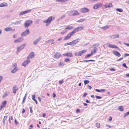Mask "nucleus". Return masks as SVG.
Returning <instances> with one entry per match:
<instances>
[{
	"mask_svg": "<svg viewBox=\"0 0 129 129\" xmlns=\"http://www.w3.org/2000/svg\"><path fill=\"white\" fill-rule=\"evenodd\" d=\"M52 16H50L47 20H44L43 21V22L44 23H46V25L48 26L49 24L52 21Z\"/></svg>",
	"mask_w": 129,
	"mask_h": 129,
	"instance_id": "1",
	"label": "nucleus"
},
{
	"mask_svg": "<svg viewBox=\"0 0 129 129\" xmlns=\"http://www.w3.org/2000/svg\"><path fill=\"white\" fill-rule=\"evenodd\" d=\"M32 23L33 21L31 20H28L26 21L24 24V27L25 28L28 27Z\"/></svg>",
	"mask_w": 129,
	"mask_h": 129,
	"instance_id": "2",
	"label": "nucleus"
},
{
	"mask_svg": "<svg viewBox=\"0 0 129 129\" xmlns=\"http://www.w3.org/2000/svg\"><path fill=\"white\" fill-rule=\"evenodd\" d=\"M86 51V50H84L81 51H80L78 52H76L75 53V55L76 56H80L83 54H84Z\"/></svg>",
	"mask_w": 129,
	"mask_h": 129,
	"instance_id": "3",
	"label": "nucleus"
},
{
	"mask_svg": "<svg viewBox=\"0 0 129 129\" xmlns=\"http://www.w3.org/2000/svg\"><path fill=\"white\" fill-rule=\"evenodd\" d=\"M106 45H107L108 47L111 48H116L118 50L119 49V48L117 46L114 45H113L112 44H110L109 43H107Z\"/></svg>",
	"mask_w": 129,
	"mask_h": 129,
	"instance_id": "4",
	"label": "nucleus"
},
{
	"mask_svg": "<svg viewBox=\"0 0 129 129\" xmlns=\"http://www.w3.org/2000/svg\"><path fill=\"white\" fill-rule=\"evenodd\" d=\"M84 28V27L82 26H80L77 27L74 29L72 31L74 33V34L76 32L80 31L82 29Z\"/></svg>",
	"mask_w": 129,
	"mask_h": 129,
	"instance_id": "5",
	"label": "nucleus"
},
{
	"mask_svg": "<svg viewBox=\"0 0 129 129\" xmlns=\"http://www.w3.org/2000/svg\"><path fill=\"white\" fill-rule=\"evenodd\" d=\"M79 13L76 10H73L70 12L69 15L70 16H74L79 15Z\"/></svg>",
	"mask_w": 129,
	"mask_h": 129,
	"instance_id": "6",
	"label": "nucleus"
},
{
	"mask_svg": "<svg viewBox=\"0 0 129 129\" xmlns=\"http://www.w3.org/2000/svg\"><path fill=\"white\" fill-rule=\"evenodd\" d=\"M25 45L26 44H23L22 45H21L20 46L17 47V50L16 51V53L18 54L21 50L23 49L24 48Z\"/></svg>",
	"mask_w": 129,
	"mask_h": 129,
	"instance_id": "7",
	"label": "nucleus"
},
{
	"mask_svg": "<svg viewBox=\"0 0 129 129\" xmlns=\"http://www.w3.org/2000/svg\"><path fill=\"white\" fill-rule=\"evenodd\" d=\"M29 33V31L28 29H27L26 30L23 32L21 34V36L22 37H23L24 36H26Z\"/></svg>",
	"mask_w": 129,
	"mask_h": 129,
	"instance_id": "8",
	"label": "nucleus"
},
{
	"mask_svg": "<svg viewBox=\"0 0 129 129\" xmlns=\"http://www.w3.org/2000/svg\"><path fill=\"white\" fill-rule=\"evenodd\" d=\"M74 34L72 31V32L70 33L66 36L64 38V40H68L72 35H73Z\"/></svg>",
	"mask_w": 129,
	"mask_h": 129,
	"instance_id": "9",
	"label": "nucleus"
},
{
	"mask_svg": "<svg viewBox=\"0 0 129 129\" xmlns=\"http://www.w3.org/2000/svg\"><path fill=\"white\" fill-rule=\"evenodd\" d=\"M24 40L23 37H20L16 39L14 41V42L15 43H19L22 41Z\"/></svg>",
	"mask_w": 129,
	"mask_h": 129,
	"instance_id": "10",
	"label": "nucleus"
},
{
	"mask_svg": "<svg viewBox=\"0 0 129 129\" xmlns=\"http://www.w3.org/2000/svg\"><path fill=\"white\" fill-rule=\"evenodd\" d=\"M89 10L86 8H83L81 9L80 12L82 13L88 12H89Z\"/></svg>",
	"mask_w": 129,
	"mask_h": 129,
	"instance_id": "11",
	"label": "nucleus"
},
{
	"mask_svg": "<svg viewBox=\"0 0 129 129\" xmlns=\"http://www.w3.org/2000/svg\"><path fill=\"white\" fill-rule=\"evenodd\" d=\"M102 5V4L100 3L96 4L94 6L93 8L95 9H96L101 7Z\"/></svg>",
	"mask_w": 129,
	"mask_h": 129,
	"instance_id": "12",
	"label": "nucleus"
},
{
	"mask_svg": "<svg viewBox=\"0 0 129 129\" xmlns=\"http://www.w3.org/2000/svg\"><path fill=\"white\" fill-rule=\"evenodd\" d=\"M34 53L33 52H32L29 54V55L27 57V59L29 60V59L33 58L34 57Z\"/></svg>",
	"mask_w": 129,
	"mask_h": 129,
	"instance_id": "13",
	"label": "nucleus"
},
{
	"mask_svg": "<svg viewBox=\"0 0 129 129\" xmlns=\"http://www.w3.org/2000/svg\"><path fill=\"white\" fill-rule=\"evenodd\" d=\"M30 60L29 59H27L25 61L23 62L22 63V65L25 67V66L28 63L30 62Z\"/></svg>",
	"mask_w": 129,
	"mask_h": 129,
	"instance_id": "14",
	"label": "nucleus"
},
{
	"mask_svg": "<svg viewBox=\"0 0 129 129\" xmlns=\"http://www.w3.org/2000/svg\"><path fill=\"white\" fill-rule=\"evenodd\" d=\"M112 5L111 3H109L106 4L104 6V7L105 8H110L112 7Z\"/></svg>",
	"mask_w": 129,
	"mask_h": 129,
	"instance_id": "15",
	"label": "nucleus"
},
{
	"mask_svg": "<svg viewBox=\"0 0 129 129\" xmlns=\"http://www.w3.org/2000/svg\"><path fill=\"white\" fill-rule=\"evenodd\" d=\"M113 53L115 55L118 57H119L121 56L120 53L117 51L114 50L113 52Z\"/></svg>",
	"mask_w": 129,
	"mask_h": 129,
	"instance_id": "16",
	"label": "nucleus"
},
{
	"mask_svg": "<svg viewBox=\"0 0 129 129\" xmlns=\"http://www.w3.org/2000/svg\"><path fill=\"white\" fill-rule=\"evenodd\" d=\"M18 88L17 86L15 85L13 87L12 90L13 93L14 94L16 93V91L18 90Z\"/></svg>",
	"mask_w": 129,
	"mask_h": 129,
	"instance_id": "17",
	"label": "nucleus"
},
{
	"mask_svg": "<svg viewBox=\"0 0 129 129\" xmlns=\"http://www.w3.org/2000/svg\"><path fill=\"white\" fill-rule=\"evenodd\" d=\"M41 40V38L40 37H39L38 38H37L34 41L33 44L34 45L36 44Z\"/></svg>",
	"mask_w": 129,
	"mask_h": 129,
	"instance_id": "18",
	"label": "nucleus"
},
{
	"mask_svg": "<svg viewBox=\"0 0 129 129\" xmlns=\"http://www.w3.org/2000/svg\"><path fill=\"white\" fill-rule=\"evenodd\" d=\"M31 11V10H30L25 11L20 13L19 15H22L23 14L27 13L28 12H30Z\"/></svg>",
	"mask_w": 129,
	"mask_h": 129,
	"instance_id": "19",
	"label": "nucleus"
},
{
	"mask_svg": "<svg viewBox=\"0 0 129 129\" xmlns=\"http://www.w3.org/2000/svg\"><path fill=\"white\" fill-rule=\"evenodd\" d=\"M80 39L79 38H78L76 40H74L72 42L73 45H74L77 43L79 41Z\"/></svg>",
	"mask_w": 129,
	"mask_h": 129,
	"instance_id": "20",
	"label": "nucleus"
},
{
	"mask_svg": "<svg viewBox=\"0 0 129 129\" xmlns=\"http://www.w3.org/2000/svg\"><path fill=\"white\" fill-rule=\"evenodd\" d=\"M61 56V54L57 52L54 56V57L56 58L57 59L58 58Z\"/></svg>",
	"mask_w": 129,
	"mask_h": 129,
	"instance_id": "21",
	"label": "nucleus"
},
{
	"mask_svg": "<svg viewBox=\"0 0 129 129\" xmlns=\"http://www.w3.org/2000/svg\"><path fill=\"white\" fill-rule=\"evenodd\" d=\"M21 21L19 20L16 21L15 22H13L12 23V24H14V25H17L18 24H20L21 23Z\"/></svg>",
	"mask_w": 129,
	"mask_h": 129,
	"instance_id": "22",
	"label": "nucleus"
},
{
	"mask_svg": "<svg viewBox=\"0 0 129 129\" xmlns=\"http://www.w3.org/2000/svg\"><path fill=\"white\" fill-rule=\"evenodd\" d=\"M63 55L68 57H71L73 56L72 54L71 53H67L63 54Z\"/></svg>",
	"mask_w": 129,
	"mask_h": 129,
	"instance_id": "23",
	"label": "nucleus"
},
{
	"mask_svg": "<svg viewBox=\"0 0 129 129\" xmlns=\"http://www.w3.org/2000/svg\"><path fill=\"white\" fill-rule=\"evenodd\" d=\"M7 103V101H6L3 102L1 105V108H3L5 106Z\"/></svg>",
	"mask_w": 129,
	"mask_h": 129,
	"instance_id": "24",
	"label": "nucleus"
},
{
	"mask_svg": "<svg viewBox=\"0 0 129 129\" xmlns=\"http://www.w3.org/2000/svg\"><path fill=\"white\" fill-rule=\"evenodd\" d=\"M95 90L96 91H97L98 92H104L105 91V89H102L100 90V89H95Z\"/></svg>",
	"mask_w": 129,
	"mask_h": 129,
	"instance_id": "25",
	"label": "nucleus"
},
{
	"mask_svg": "<svg viewBox=\"0 0 129 129\" xmlns=\"http://www.w3.org/2000/svg\"><path fill=\"white\" fill-rule=\"evenodd\" d=\"M119 37V35H114L111 36V38L112 39H115L116 38H118Z\"/></svg>",
	"mask_w": 129,
	"mask_h": 129,
	"instance_id": "26",
	"label": "nucleus"
},
{
	"mask_svg": "<svg viewBox=\"0 0 129 129\" xmlns=\"http://www.w3.org/2000/svg\"><path fill=\"white\" fill-rule=\"evenodd\" d=\"M18 70L17 67H15L11 71V72L13 73H15Z\"/></svg>",
	"mask_w": 129,
	"mask_h": 129,
	"instance_id": "27",
	"label": "nucleus"
},
{
	"mask_svg": "<svg viewBox=\"0 0 129 129\" xmlns=\"http://www.w3.org/2000/svg\"><path fill=\"white\" fill-rule=\"evenodd\" d=\"M7 116H5L4 117L3 119V124L4 125H5V121L7 119Z\"/></svg>",
	"mask_w": 129,
	"mask_h": 129,
	"instance_id": "28",
	"label": "nucleus"
},
{
	"mask_svg": "<svg viewBox=\"0 0 129 129\" xmlns=\"http://www.w3.org/2000/svg\"><path fill=\"white\" fill-rule=\"evenodd\" d=\"M66 26L67 27L65 28V29H71L74 28L73 27L69 25Z\"/></svg>",
	"mask_w": 129,
	"mask_h": 129,
	"instance_id": "29",
	"label": "nucleus"
},
{
	"mask_svg": "<svg viewBox=\"0 0 129 129\" xmlns=\"http://www.w3.org/2000/svg\"><path fill=\"white\" fill-rule=\"evenodd\" d=\"M97 49V48H96V47L94 48L92 50L91 52V53H92V54L94 53H95Z\"/></svg>",
	"mask_w": 129,
	"mask_h": 129,
	"instance_id": "30",
	"label": "nucleus"
},
{
	"mask_svg": "<svg viewBox=\"0 0 129 129\" xmlns=\"http://www.w3.org/2000/svg\"><path fill=\"white\" fill-rule=\"evenodd\" d=\"M12 30V28L10 27L6 28L5 29V30L7 31H9Z\"/></svg>",
	"mask_w": 129,
	"mask_h": 129,
	"instance_id": "31",
	"label": "nucleus"
},
{
	"mask_svg": "<svg viewBox=\"0 0 129 129\" xmlns=\"http://www.w3.org/2000/svg\"><path fill=\"white\" fill-rule=\"evenodd\" d=\"M31 96L32 97V99L35 102L36 104H37L38 103L37 100L35 99V95H32Z\"/></svg>",
	"mask_w": 129,
	"mask_h": 129,
	"instance_id": "32",
	"label": "nucleus"
},
{
	"mask_svg": "<svg viewBox=\"0 0 129 129\" xmlns=\"http://www.w3.org/2000/svg\"><path fill=\"white\" fill-rule=\"evenodd\" d=\"M109 27V26H107L106 25L105 26L102 27H101V28L102 29L104 30H105L106 29H108Z\"/></svg>",
	"mask_w": 129,
	"mask_h": 129,
	"instance_id": "33",
	"label": "nucleus"
},
{
	"mask_svg": "<svg viewBox=\"0 0 129 129\" xmlns=\"http://www.w3.org/2000/svg\"><path fill=\"white\" fill-rule=\"evenodd\" d=\"M118 109L120 111H122L123 110V107L122 106H119L118 107Z\"/></svg>",
	"mask_w": 129,
	"mask_h": 129,
	"instance_id": "34",
	"label": "nucleus"
},
{
	"mask_svg": "<svg viewBox=\"0 0 129 129\" xmlns=\"http://www.w3.org/2000/svg\"><path fill=\"white\" fill-rule=\"evenodd\" d=\"M56 2H63L65 1H67L68 0H55Z\"/></svg>",
	"mask_w": 129,
	"mask_h": 129,
	"instance_id": "35",
	"label": "nucleus"
},
{
	"mask_svg": "<svg viewBox=\"0 0 129 129\" xmlns=\"http://www.w3.org/2000/svg\"><path fill=\"white\" fill-rule=\"evenodd\" d=\"M92 53H91L90 54H87L85 56V58H87L91 56L92 55Z\"/></svg>",
	"mask_w": 129,
	"mask_h": 129,
	"instance_id": "36",
	"label": "nucleus"
},
{
	"mask_svg": "<svg viewBox=\"0 0 129 129\" xmlns=\"http://www.w3.org/2000/svg\"><path fill=\"white\" fill-rule=\"evenodd\" d=\"M54 40L53 39H51V40H48L45 42V43H46V44H47L48 43H49L50 42H51L52 41H54Z\"/></svg>",
	"mask_w": 129,
	"mask_h": 129,
	"instance_id": "37",
	"label": "nucleus"
},
{
	"mask_svg": "<svg viewBox=\"0 0 129 129\" xmlns=\"http://www.w3.org/2000/svg\"><path fill=\"white\" fill-rule=\"evenodd\" d=\"M86 19H81L77 21V22H82L84 21Z\"/></svg>",
	"mask_w": 129,
	"mask_h": 129,
	"instance_id": "38",
	"label": "nucleus"
},
{
	"mask_svg": "<svg viewBox=\"0 0 129 129\" xmlns=\"http://www.w3.org/2000/svg\"><path fill=\"white\" fill-rule=\"evenodd\" d=\"M73 45V44H72V42H70L69 43H66L65 44V45L67 46V45Z\"/></svg>",
	"mask_w": 129,
	"mask_h": 129,
	"instance_id": "39",
	"label": "nucleus"
},
{
	"mask_svg": "<svg viewBox=\"0 0 129 129\" xmlns=\"http://www.w3.org/2000/svg\"><path fill=\"white\" fill-rule=\"evenodd\" d=\"M116 10L117 11L120 12H123V10L122 9H121L117 8L116 9Z\"/></svg>",
	"mask_w": 129,
	"mask_h": 129,
	"instance_id": "40",
	"label": "nucleus"
},
{
	"mask_svg": "<svg viewBox=\"0 0 129 129\" xmlns=\"http://www.w3.org/2000/svg\"><path fill=\"white\" fill-rule=\"evenodd\" d=\"M89 82V81L88 80H86L84 81V83L85 85L88 84Z\"/></svg>",
	"mask_w": 129,
	"mask_h": 129,
	"instance_id": "41",
	"label": "nucleus"
},
{
	"mask_svg": "<svg viewBox=\"0 0 129 129\" xmlns=\"http://www.w3.org/2000/svg\"><path fill=\"white\" fill-rule=\"evenodd\" d=\"M129 115V111L128 112L125 113L124 114V115L123 116V117H125L126 116H127L128 115Z\"/></svg>",
	"mask_w": 129,
	"mask_h": 129,
	"instance_id": "42",
	"label": "nucleus"
},
{
	"mask_svg": "<svg viewBox=\"0 0 129 129\" xmlns=\"http://www.w3.org/2000/svg\"><path fill=\"white\" fill-rule=\"evenodd\" d=\"M100 126V123H97L96 124V126L98 128H99Z\"/></svg>",
	"mask_w": 129,
	"mask_h": 129,
	"instance_id": "43",
	"label": "nucleus"
},
{
	"mask_svg": "<svg viewBox=\"0 0 129 129\" xmlns=\"http://www.w3.org/2000/svg\"><path fill=\"white\" fill-rule=\"evenodd\" d=\"M70 60L68 58H66L64 59V61L66 62H67L68 61H69Z\"/></svg>",
	"mask_w": 129,
	"mask_h": 129,
	"instance_id": "44",
	"label": "nucleus"
},
{
	"mask_svg": "<svg viewBox=\"0 0 129 129\" xmlns=\"http://www.w3.org/2000/svg\"><path fill=\"white\" fill-rule=\"evenodd\" d=\"M8 95V94L7 92H5L4 94V95L3 96V98H5L6 96Z\"/></svg>",
	"mask_w": 129,
	"mask_h": 129,
	"instance_id": "45",
	"label": "nucleus"
},
{
	"mask_svg": "<svg viewBox=\"0 0 129 129\" xmlns=\"http://www.w3.org/2000/svg\"><path fill=\"white\" fill-rule=\"evenodd\" d=\"M95 97L96 99H100L102 98L101 96H99L96 95L95 96Z\"/></svg>",
	"mask_w": 129,
	"mask_h": 129,
	"instance_id": "46",
	"label": "nucleus"
},
{
	"mask_svg": "<svg viewBox=\"0 0 129 129\" xmlns=\"http://www.w3.org/2000/svg\"><path fill=\"white\" fill-rule=\"evenodd\" d=\"M122 66H123L124 67H125L126 68H128V67L127 66H126V65L125 63H123L122 64Z\"/></svg>",
	"mask_w": 129,
	"mask_h": 129,
	"instance_id": "47",
	"label": "nucleus"
},
{
	"mask_svg": "<svg viewBox=\"0 0 129 129\" xmlns=\"http://www.w3.org/2000/svg\"><path fill=\"white\" fill-rule=\"evenodd\" d=\"M5 6H6V5L3 3L0 4V7H3Z\"/></svg>",
	"mask_w": 129,
	"mask_h": 129,
	"instance_id": "48",
	"label": "nucleus"
},
{
	"mask_svg": "<svg viewBox=\"0 0 129 129\" xmlns=\"http://www.w3.org/2000/svg\"><path fill=\"white\" fill-rule=\"evenodd\" d=\"M129 56V54L125 53L124 54L123 56L124 57H125L127 56Z\"/></svg>",
	"mask_w": 129,
	"mask_h": 129,
	"instance_id": "49",
	"label": "nucleus"
},
{
	"mask_svg": "<svg viewBox=\"0 0 129 129\" xmlns=\"http://www.w3.org/2000/svg\"><path fill=\"white\" fill-rule=\"evenodd\" d=\"M29 109L30 110V111L31 113H32L33 112V110H32V107H29Z\"/></svg>",
	"mask_w": 129,
	"mask_h": 129,
	"instance_id": "50",
	"label": "nucleus"
},
{
	"mask_svg": "<svg viewBox=\"0 0 129 129\" xmlns=\"http://www.w3.org/2000/svg\"><path fill=\"white\" fill-rule=\"evenodd\" d=\"M67 30H63L61 32V33L62 34H64L66 33H67Z\"/></svg>",
	"mask_w": 129,
	"mask_h": 129,
	"instance_id": "51",
	"label": "nucleus"
},
{
	"mask_svg": "<svg viewBox=\"0 0 129 129\" xmlns=\"http://www.w3.org/2000/svg\"><path fill=\"white\" fill-rule=\"evenodd\" d=\"M63 80H59V84H61L63 83Z\"/></svg>",
	"mask_w": 129,
	"mask_h": 129,
	"instance_id": "52",
	"label": "nucleus"
},
{
	"mask_svg": "<svg viewBox=\"0 0 129 129\" xmlns=\"http://www.w3.org/2000/svg\"><path fill=\"white\" fill-rule=\"evenodd\" d=\"M26 98H25V97H24L23 98V101L22 102V103H24V102L25 100L26 99Z\"/></svg>",
	"mask_w": 129,
	"mask_h": 129,
	"instance_id": "53",
	"label": "nucleus"
},
{
	"mask_svg": "<svg viewBox=\"0 0 129 129\" xmlns=\"http://www.w3.org/2000/svg\"><path fill=\"white\" fill-rule=\"evenodd\" d=\"M88 62V60H83L82 61H80L79 62Z\"/></svg>",
	"mask_w": 129,
	"mask_h": 129,
	"instance_id": "54",
	"label": "nucleus"
},
{
	"mask_svg": "<svg viewBox=\"0 0 129 129\" xmlns=\"http://www.w3.org/2000/svg\"><path fill=\"white\" fill-rule=\"evenodd\" d=\"M88 88L89 89H91L92 87L91 86L89 85H88Z\"/></svg>",
	"mask_w": 129,
	"mask_h": 129,
	"instance_id": "55",
	"label": "nucleus"
},
{
	"mask_svg": "<svg viewBox=\"0 0 129 129\" xmlns=\"http://www.w3.org/2000/svg\"><path fill=\"white\" fill-rule=\"evenodd\" d=\"M65 17V15H63L60 18V19H62L63 18H64Z\"/></svg>",
	"mask_w": 129,
	"mask_h": 129,
	"instance_id": "56",
	"label": "nucleus"
},
{
	"mask_svg": "<svg viewBox=\"0 0 129 129\" xmlns=\"http://www.w3.org/2000/svg\"><path fill=\"white\" fill-rule=\"evenodd\" d=\"M80 110L79 109H77L76 110V112L77 113H78L80 112Z\"/></svg>",
	"mask_w": 129,
	"mask_h": 129,
	"instance_id": "57",
	"label": "nucleus"
},
{
	"mask_svg": "<svg viewBox=\"0 0 129 129\" xmlns=\"http://www.w3.org/2000/svg\"><path fill=\"white\" fill-rule=\"evenodd\" d=\"M3 79V77L0 76V83L1 82L2 80Z\"/></svg>",
	"mask_w": 129,
	"mask_h": 129,
	"instance_id": "58",
	"label": "nucleus"
},
{
	"mask_svg": "<svg viewBox=\"0 0 129 129\" xmlns=\"http://www.w3.org/2000/svg\"><path fill=\"white\" fill-rule=\"evenodd\" d=\"M17 66V64L16 63H15L13 64V67H14V68L15 67H16Z\"/></svg>",
	"mask_w": 129,
	"mask_h": 129,
	"instance_id": "59",
	"label": "nucleus"
},
{
	"mask_svg": "<svg viewBox=\"0 0 129 129\" xmlns=\"http://www.w3.org/2000/svg\"><path fill=\"white\" fill-rule=\"evenodd\" d=\"M123 44L125 45H127V46H129V44L126 43H124Z\"/></svg>",
	"mask_w": 129,
	"mask_h": 129,
	"instance_id": "60",
	"label": "nucleus"
},
{
	"mask_svg": "<svg viewBox=\"0 0 129 129\" xmlns=\"http://www.w3.org/2000/svg\"><path fill=\"white\" fill-rule=\"evenodd\" d=\"M110 70L111 71H114L115 70V69L114 68L110 69Z\"/></svg>",
	"mask_w": 129,
	"mask_h": 129,
	"instance_id": "61",
	"label": "nucleus"
},
{
	"mask_svg": "<svg viewBox=\"0 0 129 129\" xmlns=\"http://www.w3.org/2000/svg\"><path fill=\"white\" fill-rule=\"evenodd\" d=\"M87 95V93H85L83 95V97H85Z\"/></svg>",
	"mask_w": 129,
	"mask_h": 129,
	"instance_id": "62",
	"label": "nucleus"
},
{
	"mask_svg": "<svg viewBox=\"0 0 129 129\" xmlns=\"http://www.w3.org/2000/svg\"><path fill=\"white\" fill-rule=\"evenodd\" d=\"M106 125L109 128H111V126L109 124H106Z\"/></svg>",
	"mask_w": 129,
	"mask_h": 129,
	"instance_id": "63",
	"label": "nucleus"
},
{
	"mask_svg": "<svg viewBox=\"0 0 129 129\" xmlns=\"http://www.w3.org/2000/svg\"><path fill=\"white\" fill-rule=\"evenodd\" d=\"M56 96V94L55 93H53L52 96L53 97H55Z\"/></svg>",
	"mask_w": 129,
	"mask_h": 129,
	"instance_id": "64",
	"label": "nucleus"
}]
</instances>
